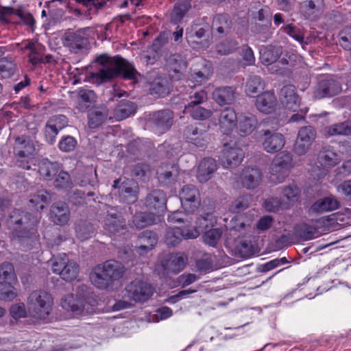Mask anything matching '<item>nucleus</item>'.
I'll use <instances>...</instances> for the list:
<instances>
[{
	"instance_id": "f257e3e1",
	"label": "nucleus",
	"mask_w": 351,
	"mask_h": 351,
	"mask_svg": "<svg viewBox=\"0 0 351 351\" xmlns=\"http://www.w3.org/2000/svg\"><path fill=\"white\" fill-rule=\"evenodd\" d=\"M101 68L90 73L94 82L101 84L112 79L122 76L125 80H135L138 74L132 64L119 56L113 58L100 56L97 58Z\"/></svg>"
},
{
	"instance_id": "f03ea898",
	"label": "nucleus",
	"mask_w": 351,
	"mask_h": 351,
	"mask_svg": "<svg viewBox=\"0 0 351 351\" xmlns=\"http://www.w3.org/2000/svg\"><path fill=\"white\" fill-rule=\"evenodd\" d=\"M124 273L125 267L122 263L108 260L94 267L90 274V279L95 287L104 289L121 278Z\"/></svg>"
},
{
	"instance_id": "7ed1b4c3",
	"label": "nucleus",
	"mask_w": 351,
	"mask_h": 351,
	"mask_svg": "<svg viewBox=\"0 0 351 351\" xmlns=\"http://www.w3.org/2000/svg\"><path fill=\"white\" fill-rule=\"evenodd\" d=\"M27 304L32 317L37 319L45 320L52 311L53 299L49 293L43 290H36L29 294Z\"/></svg>"
},
{
	"instance_id": "20e7f679",
	"label": "nucleus",
	"mask_w": 351,
	"mask_h": 351,
	"mask_svg": "<svg viewBox=\"0 0 351 351\" xmlns=\"http://www.w3.org/2000/svg\"><path fill=\"white\" fill-rule=\"evenodd\" d=\"M36 219L32 215L14 210L10 215L8 226L12 230L13 234L19 238L29 237L36 225Z\"/></svg>"
},
{
	"instance_id": "39448f33",
	"label": "nucleus",
	"mask_w": 351,
	"mask_h": 351,
	"mask_svg": "<svg viewBox=\"0 0 351 351\" xmlns=\"http://www.w3.org/2000/svg\"><path fill=\"white\" fill-rule=\"evenodd\" d=\"M90 32L91 28L88 27L77 30L69 29L61 38L62 45L70 51L77 53L88 45Z\"/></svg>"
},
{
	"instance_id": "423d86ee",
	"label": "nucleus",
	"mask_w": 351,
	"mask_h": 351,
	"mask_svg": "<svg viewBox=\"0 0 351 351\" xmlns=\"http://www.w3.org/2000/svg\"><path fill=\"white\" fill-rule=\"evenodd\" d=\"M35 147L33 143L23 137L15 139L14 155L16 164L23 169H31V163L34 158Z\"/></svg>"
},
{
	"instance_id": "0eeeda50",
	"label": "nucleus",
	"mask_w": 351,
	"mask_h": 351,
	"mask_svg": "<svg viewBox=\"0 0 351 351\" xmlns=\"http://www.w3.org/2000/svg\"><path fill=\"white\" fill-rule=\"evenodd\" d=\"M51 269L54 274L60 275L66 281L73 280L79 274V265L74 261L70 260L66 254L53 258Z\"/></svg>"
},
{
	"instance_id": "6e6552de",
	"label": "nucleus",
	"mask_w": 351,
	"mask_h": 351,
	"mask_svg": "<svg viewBox=\"0 0 351 351\" xmlns=\"http://www.w3.org/2000/svg\"><path fill=\"white\" fill-rule=\"evenodd\" d=\"M154 288L145 281L135 279L125 287V296L138 303L147 302L154 294Z\"/></svg>"
},
{
	"instance_id": "1a4fd4ad",
	"label": "nucleus",
	"mask_w": 351,
	"mask_h": 351,
	"mask_svg": "<svg viewBox=\"0 0 351 351\" xmlns=\"http://www.w3.org/2000/svg\"><path fill=\"white\" fill-rule=\"evenodd\" d=\"M63 308L73 313L74 315H83L93 312V305L88 301L86 295L73 293L65 295L61 302Z\"/></svg>"
},
{
	"instance_id": "9d476101",
	"label": "nucleus",
	"mask_w": 351,
	"mask_h": 351,
	"mask_svg": "<svg viewBox=\"0 0 351 351\" xmlns=\"http://www.w3.org/2000/svg\"><path fill=\"white\" fill-rule=\"evenodd\" d=\"M104 228L110 236L126 232L125 220L117 208H108L104 221Z\"/></svg>"
},
{
	"instance_id": "9b49d317",
	"label": "nucleus",
	"mask_w": 351,
	"mask_h": 351,
	"mask_svg": "<svg viewBox=\"0 0 351 351\" xmlns=\"http://www.w3.org/2000/svg\"><path fill=\"white\" fill-rule=\"evenodd\" d=\"M182 171L175 163H162L156 170V177L161 185L171 186L180 181Z\"/></svg>"
},
{
	"instance_id": "f8f14e48",
	"label": "nucleus",
	"mask_w": 351,
	"mask_h": 351,
	"mask_svg": "<svg viewBox=\"0 0 351 351\" xmlns=\"http://www.w3.org/2000/svg\"><path fill=\"white\" fill-rule=\"evenodd\" d=\"M113 187L118 189L120 198L127 204H133L137 199L138 186L133 179L121 178L114 181Z\"/></svg>"
},
{
	"instance_id": "ddd939ff",
	"label": "nucleus",
	"mask_w": 351,
	"mask_h": 351,
	"mask_svg": "<svg viewBox=\"0 0 351 351\" xmlns=\"http://www.w3.org/2000/svg\"><path fill=\"white\" fill-rule=\"evenodd\" d=\"M210 126L202 123L187 125L184 131V135L187 141L197 147L204 146L208 140V131Z\"/></svg>"
},
{
	"instance_id": "4468645a",
	"label": "nucleus",
	"mask_w": 351,
	"mask_h": 351,
	"mask_svg": "<svg viewBox=\"0 0 351 351\" xmlns=\"http://www.w3.org/2000/svg\"><path fill=\"white\" fill-rule=\"evenodd\" d=\"M316 130L312 126H304L298 131L294 144V152L299 156L304 155L316 138Z\"/></svg>"
},
{
	"instance_id": "2eb2a0df",
	"label": "nucleus",
	"mask_w": 351,
	"mask_h": 351,
	"mask_svg": "<svg viewBox=\"0 0 351 351\" xmlns=\"http://www.w3.org/2000/svg\"><path fill=\"white\" fill-rule=\"evenodd\" d=\"M199 234V231L196 228L184 227L183 229L177 227L170 228L166 231L165 241L168 246L174 247L179 244L182 239H195Z\"/></svg>"
},
{
	"instance_id": "dca6fc26",
	"label": "nucleus",
	"mask_w": 351,
	"mask_h": 351,
	"mask_svg": "<svg viewBox=\"0 0 351 351\" xmlns=\"http://www.w3.org/2000/svg\"><path fill=\"white\" fill-rule=\"evenodd\" d=\"M173 118V111L165 109L153 112L150 117V122L156 133L163 134L171 128Z\"/></svg>"
},
{
	"instance_id": "f3484780",
	"label": "nucleus",
	"mask_w": 351,
	"mask_h": 351,
	"mask_svg": "<svg viewBox=\"0 0 351 351\" xmlns=\"http://www.w3.org/2000/svg\"><path fill=\"white\" fill-rule=\"evenodd\" d=\"M285 144L284 136L278 132H271L269 130H264L262 138V145L267 153L274 154L281 150Z\"/></svg>"
},
{
	"instance_id": "a211bd4d",
	"label": "nucleus",
	"mask_w": 351,
	"mask_h": 351,
	"mask_svg": "<svg viewBox=\"0 0 351 351\" xmlns=\"http://www.w3.org/2000/svg\"><path fill=\"white\" fill-rule=\"evenodd\" d=\"M280 99L284 107L289 110L296 112L300 108L301 99L293 85H287L281 88Z\"/></svg>"
},
{
	"instance_id": "6ab92c4d",
	"label": "nucleus",
	"mask_w": 351,
	"mask_h": 351,
	"mask_svg": "<svg viewBox=\"0 0 351 351\" xmlns=\"http://www.w3.org/2000/svg\"><path fill=\"white\" fill-rule=\"evenodd\" d=\"M237 117L235 110L227 107L220 112L219 128L220 132L226 135L230 134L237 125Z\"/></svg>"
},
{
	"instance_id": "aec40b11",
	"label": "nucleus",
	"mask_w": 351,
	"mask_h": 351,
	"mask_svg": "<svg viewBox=\"0 0 351 351\" xmlns=\"http://www.w3.org/2000/svg\"><path fill=\"white\" fill-rule=\"evenodd\" d=\"M243 157L244 153L242 149L238 147H228L225 145L220 160L225 168H232L239 165Z\"/></svg>"
},
{
	"instance_id": "412c9836",
	"label": "nucleus",
	"mask_w": 351,
	"mask_h": 351,
	"mask_svg": "<svg viewBox=\"0 0 351 351\" xmlns=\"http://www.w3.org/2000/svg\"><path fill=\"white\" fill-rule=\"evenodd\" d=\"M68 124L67 118L63 114H58L51 117L47 122L45 132V136L53 143L59 131L65 128Z\"/></svg>"
},
{
	"instance_id": "4be33fe9",
	"label": "nucleus",
	"mask_w": 351,
	"mask_h": 351,
	"mask_svg": "<svg viewBox=\"0 0 351 351\" xmlns=\"http://www.w3.org/2000/svg\"><path fill=\"white\" fill-rule=\"evenodd\" d=\"M158 242V236L151 230H145L138 237L136 251L141 255L146 254L152 250Z\"/></svg>"
},
{
	"instance_id": "5701e85b",
	"label": "nucleus",
	"mask_w": 351,
	"mask_h": 351,
	"mask_svg": "<svg viewBox=\"0 0 351 351\" xmlns=\"http://www.w3.org/2000/svg\"><path fill=\"white\" fill-rule=\"evenodd\" d=\"M167 196L163 191L156 189L152 191L146 197L145 205L151 211L159 213L165 208Z\"/></svg>"
},
{
	"instance_id": "b1692460",
	"label": "nucleus",
	"mask_w": 351,
	"mask_h": 351,
	"mask_svg": "<svg viewBox=\"0 0 351 351\" xmlns=\"http://www.w3.org/2000/svg\"><path fill=\"white\" fill-rule=\"evenodd\" d=\"M167 65L169 77L172 80H179L182 78L183 71L186 69V62L179 54L171 55L167 60Z\"/></svg>"
},
{
	"instance_id": "393cba45",
	"label": "nucleus",
	"mask_w": 351,
	"mask_h": 351,
	"mask_svg": "<svg viewBox=\"0 0 351 351\" xmlns=\"http://www.w3.org/2000/svg\"><path fill=\"white\" fill-rule=\"evenodd\" d=\"M50 218L56 225L66 224L70 219V210L67 204L62 202L53 204L50 209Z\"/></svg>"
},
{
	"instance_id": "a878e982",
	"label": "nucleus",
	"mask_w": 351,
	"mask_h": 351,
	"mask_svg": "<svg viewBox=\"0 0 351 351\" xmlns=\"http://www.w3.org/2000/svg\"><path fill=\"white\" fill-rule=\"evenodd\" d=\"M217 169L216 160L211 158H205L197 166L196 178L199 182H206L213 177Z\"/></svg>"
},
{
	"instance_id": "bb28decb",
	"label": "nucleus",
	"mask_w": 351,
	"mask_h": 351,
	"mask_svg": "<svg viewBox=\"0 0 351 351\" xmlns=\"http://www.w3.org/2000/svg\"><path fill=\"white\" fill-rule=\"evenodd\" d=\"M339 207V202L332 196L319 198L315 201L308 210L309 213L321 214L337 210Z\"/></svg>"
},
{
	"instance_id": "cd10ccee",
	"label": "nucleus",
	"mask_w": 351,
	"mask_h": 351,
	"mask_svg": "<svg viewBox=\"0 0 351 351\" xmlns=\"http://www.w3.org/2000/svg\"><path fill=\"white\" fill-rule=\"evenodd\" d=\"M300 8L306 18L315 20L324 12V0H305L301 3Z\"/></svg>"
},
{
	"instance_id": "c85d7f7f",
	"label": "nucleus",
	"mask_w": 351,
	"mask_h": 351,
	"mask_svg": "<svg viewBox=\"0 0 351 351\" xmlns=\"http://www.w3.org/2000/svg\"><path fill=\"white\" fill-rule=\"evenodd\" d=\"M258 121L252 114H242L239 117L237 126V133L241 136H247L256 128Z\"/></svg>"
},
{
	"instance_id": "c756f323",
	"label": "nucleus",
	"mask_w": 351,
	"mask_h": 351,
	"mask_svg": "<svg viewBox=\"0 0 351 351\" xmlns=\"http://www.w3.org/2000/svg\"><path fill=\"white\" fill-rule=\"evenodd\" d=\"M262 173L257 167H245L242 172L241 182L244 187L247 189H255L261 180Z\"/></svg>"
},
{
	"instance_id": "7c9ffc66",
	"label": "nucleus",
	"mask_w": 351,
	"mask_h": 351,
	"mask_svg": "<svg viewBox=\"0 0 351 351\" xmlns=\"http://www.w3.org/2000/svg\"><path fill=\"white\" fill-rule=\"evenodd\" d=\"M255 105L260 112L269 114L275 109L276 98L272 92L265 91L257 96Z\"/></svg>"
},
{
	"instance_id": "2f4dec72",
	"label": "nucleus",
	"mask_w": 351,
	"mask_h": 351,
	"mask_svg": "<svg viewBox=\"0 0 351 351\" xmlns=\"http://www.w3.org/2000/svg\"><path fill=\"white\" fill-rule=\"evenodd\" d=\"M172 89V85L166 76H158L151 84L149 92L152 95L163 97L167 95Z\"/></svg>"
},
{
	"instance_id": "473e14b6",
	"label": "nucleus",
	"mask_w": 351,
	"mask_h": 351,
	"mask_svg": "<svg viewBox=\"0 0 351 351\" xmlns=\"http://www.w3.org/2000/svg\"><path fill=\"white\" fill-rule=\"evenodd\" d=\"M318 162L324 167H334L341 161L339 155L330 145L323 147L318 154Z\"/></svg>"
},
{
	"instance_id": "72a5a7b5",
	"label": "nucleus",
	"mask_w": 351,
	"mask_h": 351,
	"mask_svg": "<svg viewBox=\"0 0 351 351\" xmlns=\"http://www.w3.org/2000/svg\"><path fill=\"white\" fill-rule=\"evenodd\" d=\"M186 258L181 254H171L164 261L162 267L164 269L177 274L182 271L186 265Z\"/></svg>"
},
{
	"instance_id": "f704fd0d",
	"label": "nucleus",
	"mask_w": 351,
	"mask_h": 351,
	"mask_svg": "<svg viewBox=\"0 0 351 351\" xmlns=\"http://www.w3.org/2000/svg\"><path fill=\"white\" fill-rule=\"evenodd\" d=\"M38 172L40 175L47 180H51L60 170V165L57 162H51L47 158L39 160Z\"/></svg>"
},
{
	"instance_id": "c9c22d12",
	"label": "nucleus",
	"mask_w": 351,
	"mask_h": 351,
	"mask_svg": "<svg viewBox=\"0 0 351 351\" xmlns=\"http://www.w3.org/2000/svg\"><path fill=\"white\" fill-rule=\"evenodd\" d=\"M108 110L106 106H100L93 108L88 113V125L91 128L100 126L107 119Z\"/></svg>"
},
{
	"instance_id": "e433bc0d",
	"label": "nucleus",
	"mask_w": 351,
	"mask_h": 351,
	"mask_svg": "<svg viewBox=\"0 0 351 351\" xmlns=\"http://www.w3.org/2000/svg\"><path fill=\"white\" fill-rule=\"evenodd\" d=\"M213 97L221 106L230 104L234 99V89L230 86L217 88L213 93Z\"/></svg>"
},
{
	"instance_id": "4c0bfd02",
	"label": "nucleus",
	"mask_w": 351,
	"mask_h": 351,
	"mask_svg": "<svg viewBox=\"0 0 351 351\" xmlns=\"http://www.w3.org/2000/svg\"><path fill=\"white\" fill-rule=\"evenodd\" d=\"M77 104L76 108L80 112H85L95 101L96 95L93 90L80 88L77 91Z\"/></svg>"
},
{
	"instance_id": "58836bf2",
	"label": "nucleus",
	"mask_w": 351,
	"mask_h": 351,
	"mask_svg": "<svg viewBox=\"0 0 351 351\" xmlns=\"http://www.w3.org/2000/svg\"><path fill=\"white\" fill-rule=\"evenodd\" d=\"M179 197L184 206H186L189 203L199 202L198 189L193 184L184 186L179 193Z\"/></svg>"
},
{
	"instance_id": "ea45409f",
	"label": "nucleus",
	"mask_w": 351,
	"mask_h": 351,
	"mask_svg": "<svg viewBox=\"0 0 351 351\" xmlns=\"http://www.w3.org/2000/svg\"><path fill=\"white\" fill-rule=\"evenodd\" d=\"M191 8V0H178L171 12V22L174 23H180Z\"/></svg>"
},
{
	"instance_id": "a19ab883",
	"label": "nucleus",
	"mask_w": 351,
	"mask_h": 351,
	"mask_svg": "<svg viewBox=\"0 0 351 351\" xmlns=\"http://www.w3.org/2000/svg\"><path fill=\"white\" fill-rule=\"evenodd\" d=\"M136 111L134 104L130 101H121L114 110V116L118 121L125 119Z\"/></svg>"
},
{
	"instance_id": "79ce46f5",
	"label": "nucleus",
	"mask_w": 351,
	"mask_h": 351,
	"mask_svg": "<svg viewBox=\"0 0 351 351\" xmlns=\"http://www.w3.org/2000/svg\"><path fill=\"white\" fill-rule=\"evenodd\" d=\"M184 112L195 120L204 121L209 119L213 115L210 109L204 108L201 106H185Z\"/></svg>"
},
{
	"instance_id": "37998d69",
	"label": "nucleus",
	"mask_w": 351,
	"mask_h": 351,
	"mask_svg": "<svg viewBox=\"0 0 351 351\" xmlns=\"http://www.w3.org/2000/svg\"><path fill=\"white\" fill-rule=\"evenodd\" d=\"M51 200V195L45 190H40L29 199L31 206L36 210H43Z\"/></svg>"
},
{
	"instance_id": "c03bdc74",
	"label": "nucleus",
	"mask_w": 351,
	"mask_h": 351,
	"mask_svg": "<svg viewBox=\"0 0 351 351\" xmlns=\"http://www.w3.org/2000/svg\"><path fill=\"white\" fill-rule=\"evenodd\" d=\"M156 220V215L153 213H138L133 217V223L139 229L154 224Z\"/></svg>"
},
{
	"instance_id": "a18cd8bd",
	"label": "nucleus",
	"mask_w": 351,
	"mask_h": 351,
	"mask_svg": "<svg viewBox=\"0 0 351 351\" xmlns=\"http://www.w3.org/2000/svg\"><path fill=\"white\" fill-rule=\"evenodd\" d=\"M265 88V83L261 78L257 75H253L250 77L245 84V93L247 95L254 97V95L261 92Z\"/></svg>"
},
{
	"instance_id": "49530a36",
	"label": "nucleus",
	"mask_w": 351,
	"mask_h": 351,
	"mask_svg": "<svg viewBox=\"0 0 351 351\" xmlns=\"http://www.w3.org/2000/svg\"><path fill=\"white\" fill-rule=\"evenodd\" d=\"M289 169L287 168H282L280 165H276V162H272L269 167L270 180L274 183H281L285 181L288 176Z\"/></svg>"
},
{
	"instance_id": "de8ad7c7",
	"label": "nucleus",
	"mask_w": 351,
	"mask_h": 351,
	"mask_svg": "<svg viewBox=\"0 0 351 351\" xmlns=\"http://www.w3.org/2000/svg\"><path fill=\"white\" fill-rule=\"evenodd\" d=\"M327 133L329 136L351 134V121H344L339 123L333 124L327 129Z\"/></svg>"
},
{
	"instance_id": "09e8293b",
	"label": "nucleus",
	"mask_w": 351,
	"mask_h": 351,
	"mask_svg": "<svg viewBox=\"0 0 351 351\" xmlns=\"http://www.w3.org/2000/svg\"><path fill=\"white\" fill-rule=\"evenodd\" d=\"M16 64L8 58L0 59V77L6 79L11 77L15 73Z\"/></svg>"
},
{
	"instance_id": "8fccbe9b",
	"label": "nucleus",
	"mask_w": 351,
	"mask_h": 351,
	"mask_svg": "<svg viewBox=\"0 0 351 351\" xmlns=\"http://www.w3.org/2000/svg\"><path fill=\"white\" fill-rule=\"evenodd\" d=\"M17 296L15 288L11 285V282H0V300L11 301Z\"/></svg>"
},
{
	"instance_id": "3c124183",
	"label": "nucleus",
	"mask_w": 351,
	"mask_h": 351,
	"mask_svg": "<svg viewBox=\"0 0 351 351\" xmlns=\"http://www.w3.org/2000/svg\"><path fill=\"white\" fill-rule=\"evenodd\" d=\"M251 202V195L247 194L241 195L232 202L230 209L232 212L239 213L247 208Z\"/></svg>"
},
{
	"instance_id": "603ef678",
	"label": "nucleus",
	"mask_w": 351,
	"mask_h": 351,
	"mask_svg": "<svg viewBox=\"0 0 351 351\" xmlns=\"http://www.w3.org/2000/svg\"><path fill=\"white\" fill-rule=\"evenodd\" d=\"M16 280L13 265L8 262L3 263L0 265V282H13Z\"/></svg>"
},
{
	"instance_id": "864d4df0",
	"label": "nucleus",
	"mask_w": 351,
	"mask_h": 351,
	"mask_svg": "<svg viewBox=\"0 0 351 351\" xmlns=\"http://www.w3.org/2000/svg\"><path fill=\"white\" fill-rule=\"evenodd\" d=\"M296 231L298 235L304 241L311 240L318 237L317 229L306 223L302 224Z\"/></svg>"
},
{
	"instance_id": "5fc2aeb1",
	"label": "nucleus",
	"mask_w": 351,
	"mask_h": 351,
	"mask_svg": "<svg viewBox=\"0 0 351 351\" xmlns=\"http://www.w3.org/2000/svg\"><path fill=\"white\" fill-rule=\"evenodd\" d=\"M53 185L57 189H69L72 186L70 175L64 171H58L53 182Z\"/></svg>"
},
{
	"instance_id": "6e6d98bb",
	"label": "nucleus",
	"mask_w": 351,
	"mask_h": 351,
	"mask_svg": "<svg viewBox=\"0 0 351 351\" xmlns=\"http://www.w3.org/2000/svg\"><path fill=\"white\" fill-rule=\"evenodd\" d=\"M239 45L235 40H226L218 44L216 50L221 55H228L235 51L238 49Z\"/></svg>"
},
{
	"instance_id": "4d7b16f0",
	"label": "nucleus",
	"mask_w": 351,
	"mask_h": 351,
	"mask_svg": "<svg viewBox=\"0 0 351 351\" xmlns=\"http://www.w3.org/2000/svg\"><path fill=\"white\" fill-rule=\"evenodd\" d=\"M292 160L291 152L283 151L275 156L273 162H276V165L281 166L282 168L290 169L293 167Z\"/></svg>"
},
{
	"instance_id": "13d9d810",
	"label": "nucleus",
	"mask_w": 351,
	"mask_h": 351,
	"mask_svg": "<svg viewBox=\"0 0 351 351\" xmlns=\"http://www.w3.org/2000/svg\"><path fill=\"white\" fill-rule=\"evenodd\" d=\"M150 172V166L146 163H138L130 168V176L137 179L147 177Z\"/></svg>"
},
{
	"instance_id": "bf43d9fd",
	"label": "nucleus",
	"mask_w": 351,
	"mask_h": 351,
	"mask_svg": "<svg viewBox=\"0 0 351 351\" xmlns=\"http://www.w3.org/2000/svg\"><path fill=\"white\" fill-rule=\"evenodd\" d=\"M212 73L213 71L210 66L205 67L204 71H193V73H191L190 80L195 83V86L196 84H199L208 80Z\"/></svg>"
},
{
	"instance_id": "052dcab7",
	"label": "nucleus",
	"mask_w": 351,
	"mask_h": 351,
	"mask_svg": "<svg viewBox=\"0 0 351 351\" xmlns=\"http://www.w3.org/2000/svg\"><path fill=\"white\" fill-rule=\"evenodd\" d=\"M213 27L219 34H223L229 29L228 16L224 14H218L215 16L213 23Z\"/></svg>"
},
{
	"instance_id": "680f3d73",
	"label": "nucleus",
	"mask_w": 351,
	"mask_h": 351,
	"mask_svg": "<svg viewBox=\"0 0 351 351\" xmlns=\"http://www.w3.org/2000/svg\"><path fill=\"white\" fill-rule=\"evenodd\" d=\"M222 232L219 228H213L206 232L204 235V241L206 244L215 247L219 239L221 238Z\"/></svg>"
},
{
	"instance_id": "e2e57ef3",
	"label": "nucleus",
	"mask_w": 351,
	"mask_h": 351,
	"mask_svg": "<svg viewBox=\"0 0 351 351\" xmlns=\"http://www.w3.org/2000/svg\"><path fill=\"white\" fill-rule=\"evenodd\" d=\"M322 81L325 84L329 97L335 96L341 92V86L338 81L332 78L324 79Z\"/></svg>"
},
{
	"instance_id": "0e129e2a",
	"label": "nucleus",
	"mask_w": 351,
	"mask_h": 351,
	"mask_svg": "<svg viewBox=\"0 0 351 351\" xmlns=\"http://www.w3.org/2000/svg\"><path fill=\"white\" fill-rule=\"evenodd\" d=\"M288 263V261L286 257H282L280 258H275L270 261H268L264 264L259 265L258 269L260 272L265 273L270 270H272L277 267L285 265Z\"/></svg>"
},
{
	"instance_id": "69168bd1",
	"label": "nucleus",
	"mask_w": 351,
	"mask_h": 351,
	"mask_svg": "<svg viewBox=\"0 0 351 351\" xmlns=\"http://www.w3.org/2000/svg\"><path fill=\"white\" fill-rule=\"evenodd\" d=\"M282 29H283V31L289 36L292 37L300 43H303L304 36L301 29L298 28L291 24H289L283 27Z\"/></svg>"
},
{
	"instance_id": "338daca9",
	"label": "nucleus",
	"mask_w": 351,
	"mask_h": 351,
	"mask_svg": "<svg viewBox=\"0 0 351 351\" xmlns=\"http://www.w3.org/2000/svg\"><path fill=\"white\" fill-rule=\"evenodd\" d=\"M77 145V141L71 136L62 137L58 143L60 149L62 152H69L73 151Z\"/></svg>"
},
{
	"instance_id": "774afa93",
	"label": "nucleus",
	"mask_w": 351,
	"mask_h": 351,
	"mask_svg": "<svg viewBox=\"0 0 351 351\" xmlns=\"http://www.w3.org/2000/svg\"><path fill=\"white\" fill-rule=\"evenodd\" d=\"M340 45L346 50H351V27H346L340 32Z\"/></svg>"
}]
</instances>
